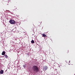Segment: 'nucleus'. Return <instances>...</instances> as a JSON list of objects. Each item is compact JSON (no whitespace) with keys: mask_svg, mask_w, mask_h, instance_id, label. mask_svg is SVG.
Segmentation results:
<instances>
[{"mask_svg":"<svg viewBox=\"0 0 75 75\" xmlns=\"http://www.w3.org/2000/svg\"><path fill=\"white\" fill-rule=\"evenodd\" d=\"M32 69L34 74L39 72V69L36 66H33V67Z\"/></svg>","mask_w":75,"mask_h":75,"instance_id":"f257e3e1","label":"nucleus"},{"mask_svg":"<svg viewBox=\"0 0 75 75\" xmlns=\"http://www.w3.org/2000/svg\"><path fill=\"white\" fill-rule=\"evenodd\" d=\"M9 22L11 24H15V21L14 20H11Z\"/></svg>","mask_w":75,"mask_h":75,"instance_id":"f03ea898","label":"nucleus"},{"mask_svg":"<svg viewBox=\"0 0 75 75\" xmlns=\"http://www.w3.org/2000/svg\"><path fill=\"white\" fill-rule=\"evenodd\" d=\"M48 69V67L47 66H45L43 68V71H46Z\"/></svg>","mask_w":75,"mask_h":75,"instance_id":"7ed1b4c3","label":"nucleus"},{"mask_svg":"<svg viewBox=\"0 0 75 75\" xmlns=\"http://www.w3.org/2000/svg\"><path fill=\"white\" fill-rule=\"evenodd\" d=\"M2 55H4L6 54V52L5 51H3L1 54Z\"/></svg>","mask_w":75,"mask_h":75,"instance_id":"20e7f679","label":"nucleus"},{"mask_svg":"<svg viewBox=\"0 0 75 75\" xmlns=\"http://www.w3.org/2000/svg\"><path fill=\"white\" fill-rule=\"evenodd\" d=\"M3 72H4V71L3 70H1L0 71V73L1 74H3Z\"/></svg>","mask_w":75,"mask_h":75,"instance_id":"39448f33","label":"nucleus"},{"mask_svg":"<svg viewBox=\"0 0 75 75\" xmlns=\"http://www.w3.org/2000/svg\"><path fill=\"white\" fill-rule=\"evenodd\" d=\"M4 56H5V58H6V59L8 58V57L7 55L5 54Z\"/></svg>","mask_w":75,"mask_h":75,"instance_id":"423d86ee","label":"nucleus"},{"mask_svg":"<svg viewBox=\"0 0 75 75\" xmlns=\"http://www.w3.org/2000/svg\"><path fill=\"white\" fill-rule=\"evenodd\" d=\"M42 36H43V37H47V35H45L44 33H43L42 34Z\"/></svg>","mask_w":75,"mask_h":75,"instance_id":"0eeeda50","label":"nucleus"},{"mask_svg":"<svg viewBox=\"0 0 75 75\" xmlns=\"http://www.w3.org/2000/svg\"><path fill=\"white\" fill-rule=\"evenodd\" d=\"M31 42L32 44H34V43H35L34 41L33 40H32L31 41Z\"/></svg>","mask_w":75,"mask_h":75,"instance_id":"6e6552de","label":"nucleus"},{"mask_svg":"<svg viewBox=\"0 0 75 75\" xmlns=\"http://www.w3.org/2000/svg\"><path fill=\"white\" fill-rule=\"evenodd\" d=\"M23 67H24V68H25V65H23Z\"/></svg>","mask_w":75,"mask_h":75,"instance_id":"1a4fd4ad","label":"nucleus"},{"mask_svg":"<svg viewBox=\"0 0 75 75\" xmlns=\"http://www.w3.org/2000/svg\"><path fill=\"white\" fill-rule=\"evenodd\" d=\"M68 53H69V52H68Z\"/></svg>","mask_w":75,"mask_h":75,"instance_id":"9d476101","label":"nucleus"}]
</instances>
